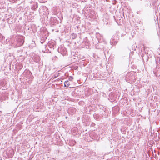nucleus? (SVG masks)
<instances>
[{
  "mask_svg": "<svg viewBox=\"0 0 160 160\" xmlns=\"http://www.w3.org/2000/svg\"><path fill=\"white\" fill-rule=\"evenodd\" d=\"M48 45L49 46V47H50V48H52L53 49H54V44H53L52 45H50V44L49 43Z\"/></svg>",
  "mask_w": 160,
  "mask_h": 160,
  "instance_id": "9d476101",
  "label": "nucleus"
},
{
  "mask_svg": "<svg viewBox=\"0 0 160 160\" xmlns=\"http://www.w3.org/2000/svg\"><path fill=\"white\" fill-rule=\"evenodd\" d=\"M76 110L74 108H70L68 109V112L71 114H73L76 112Z\"/></svg>",
  "mask_w": 160,
  "mask_h": 160,
  "instance_id": "20e7f679",
  "label": "nucleus"
},
{
  "mask_svg": "<svg viewBox=\"0 0 160 160\" xmlns=\"http://www.w3.org/2000/svg\"><path fill=\"white\" fill-rule=\"evenodd\" d=\"M142 49H143L144 50H145V47L144 46H143V47L142 48Z\"/></svg>",
  "mask_w": 160,
  "mask_h": 160,
  "instance_id": "4468645a",
  "label": "nucleus"
},
{
  "mask_svg": "<svg viewBox=\"0 0 160 160\" xmlns=\"http://www.w3.org/2000/svg\"><path fill=\"white\" fill-rule=\"evenodd\" d=\"M44 41H45V40H43V41H42L41 40V43H43V42H44Z\"/></svg>",
  "mask_w": 160,
  "mask_h": 160,
  "instance_id": "2eb2a0df",
  "label": "nucleus"
},
{
  "mask_svg": "<svg viewBox=\"0 0 160 160\" xmlns=\"http://www.w3.org/2000/svg\"><path fill=\"white\" fill-rule=\"evenodd\" d=\"M72 38V39H75L77 37V35L76 34L73 33L71 34V35Z\"/></svg>",
  "mask_w": 160,
  "mask_h": 160,
  "instance_id": "0eeeda50",
  "label": "nucleus"
},
{
  "mask_svg": "<svg viewBox=\"0 0 160 160\" xmlns=\"http://www.w3.org/2000/svg\"><path fill=\"white\" fill-rule=\"evenodd\" d=\"M73 78L72 77V76H70L68 78V80L70 81H72L73 80Z\"/></svg>",
  "mask_w": 160,
  "mask_h": 160,
  "instance_id": "9b49d317",
  "label": "nucleus"
},
{
  "mask_svg": "<svg viewBox=\"0 0 160 160\" xmlns=\"http://www.w3.org/2000/svg\"><path fill=\"white\" fill-rule=\"evenodd\" d=\"M37 8V3H33V4L32 6L31 7V8L33 10H35Z\"/></svg>",
  "mask_w": 160,
  "mask_h": 160,
  "instance_id": "423d86ee",
  "label": "nucleus"
},
{
  "mask_svg": "<svg viewBox=\"0 0 160 160\" xmlns=\"http://www.w3.org/2000/svg\"><path fill=\"white\" fill-rule=\"evenodd\" d=\"M24 37L22 36H21L18 37L17 38V46L18 47L22 45L24 42Z\"/></svg>",
  "mask_w": 160,
  "mask_h": 160,
  "instance_id": "f03ea898",
  "label": "nucleus"
},
{
  "mask_svg": "<svg viewBox=\"0 0 160 160\" xmlns=\"http://www.w3.org/2000/svg\"><path fill=\"white\" fill-rule=\"evenodd\" d=\"M70 83L68 80L64 82V86L65 87H69L70 85Z\"/></svg>",
  "mask_w": 160,
  "mask_h": 160,
  "instance_id": "39448f33",
  "label": "nucleus"
},
{
  "mask_svg": "<svg viewBox=\"0 0 160 160\" xmlns=\"http://www.w3.org/2000/svg\"><path fill=\"white\" fill-rule=\"evenodd\" d=\"M4 37L2 36L1 34L0 33V38H2V39H3Z\"/></svg>",
  "mask_w": 160,
  "mask_h": 160,
  "instance_id": "ddd939ff",
  "label": "nucleus"
},
{
  "mask_svg": "<svg viewBox=\"0 0 160 160\" xmlns=\"http://www.w3.org/2000/svg\"><path fill=\"white\" fill-rule=\"evenodd\" d=\"M37 58V59L36 60H35V62H38V61H39V60H40V58L39 57L37 56V57H35L34 58V59H35V58Z\"/></svg>",
  "mask_w": 160,
  "mask_h": 160,
  "instance_id": "1a4fd4ad",
  "label": "nucleus"
},
{
  "mask_svg": "<svg viewBox=\"0 0 160 160\" xmlns=\"http://www.w3.org/2000/svg\"><path fill=\"white\" fill-rule=\"evenodd\" d=\"M93 116L94 118L95 119H98L99 116L98 115L94 114L93 115Z\"/></svg>",
  "mask_w": 160,
  "mask_h": 160,
  "instance_id": "6e6552de",
  "label": "nucleus"
},
{
  "mask_svg": "<svg viewBox=\"0 0 160 160\" xmlns=\"http://www.w3.org/2000/svg\"><path fill=\"white\" fill-rule=\"evenodd\" d=\"M119 111V108L118 107L116 106L112 108V113L115 114L117 113Z\"/></svg>",
  "mask_w": 160,
  "mask_h": 160,
  "instance_id": "7ed1b4c3",
  "label": "nucleus"
},
{
  "mask_svg": "<svg viewBox=\"0 0 160 160\" xmlns=\"http://www.w3.org/2000/svg\"><path fill=\"white\" fill-rule=\"evenodd\" d=\"M18 65H19V66H20V68H19V69H21L23 67V66H22V64L21 63H20L18 64Z\"/></svg>",
  "mask_w": 160,
  "mask_h": 160,
  "instance_id": "f8f14e48",
  "label": "nucleus"
},
{
  "mask_svg": "<svg viewBox=\"0 0 160 160\" xmlns=\"http://www.w3.org/2000/svg\"><path fill=\"white\" fill-rule=\"evenodd\" d=\"M136 73L134 72H128L126 75L125 79L126 81L129 83H133L136 80L135 75Z\"/></svg>",
  "mask_w": 160,
  "mask_h": 160,
  "instance_id": "f257e3e1",
  "label": "nucleus"
}]
</instances>
